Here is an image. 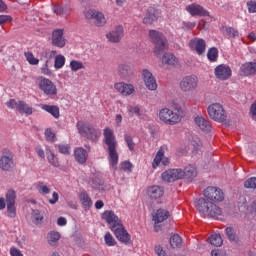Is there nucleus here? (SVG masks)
Returning <instances> with one entry per match:
<instances>
[{
  "label": "nucleus",
  "mask_w": 256,
  "mask_h": 256,
  "mask_svg": "<svg viewBox=\"0 0 256 256\" xmlns=\"http://www.w3.org/2000/svg\"><path fill=\"white\" fill-rule=\"evenodd\" d=\"M225 31H226V35H228V37H239V31L233 27H226Z\"/></svg>",
  "instance_id": "51"
},
{
  "label": "nucleus",
  "mask_w": 256,
  "mask_h": 256,
  "mask_svg": "<svg viewBox=\"0 0 256 256\" xmlns=\"http://www.w3.org/2000/svg\"><path fill=\"white\" fill-rule=\"evenodd\" d=\"M155 253L158 256H165V251L163 250V247H161V245L155 246Z\"/></svg>",
  "instance_id": "64"
},
{
  "label": "nucleus",
  "mask_w": 256,
  "mask_h": 256,
  "mask_svg": "<svg viewBox=\"0 0 256 256\" xmlns=\"http://www.w3.org/2000/svg\"><path fill=\"white\" fill-rule=\"evenodd\" d=\"M88 156L89 155L87 154V150H85L84 148H76L74 150V158L80 165L87 163Z\"/></svg>",
  "instance_id": "28"
},
{
  "label": "nucleus",
  "mask_w": 256,
  "mask_h": 256,
  "mask_svg": "<svg viewBox=\"0 0 256 256\" xmlns=\"http://www.w3.org/2000/svg\"><path fill=\"white\" fill-rule=\"evenodd\" d=\"M48 162L51 163L53 167H59V159L55 157V154L53 152H50L47 154Z\"/></svg>",
  "instance_id": "46"
},
{
  "label": "nucleus",
  "mask_w": 256,
  "mask_h": 256,
  "mask_svg": "<svg viewBox=\"0 0 256 256\" xmlns=\"http://www.w3.org/2000/svg\"><path fill=\"white\" fill-rule=\"evenodd\" d=\"M15 167V163L13 162V152L5 151L3 155L0 157V169L2 171H11Z\"/></svg>",
  "instance_id": "16"
},
{
  "label": "nucleus",
  "mask_w": 256,
  "mask_h": 256,
  "mask_svg": "<svg viewBox=\"0 0 256 256\" xmlns=\"http://www.w3.org/2000/svg\"><path fill=\"white\" fill-rule=\"evenodd\" d=\"M199 85V78L197 76H185L181 79L179 83V88L183 91V93H193V91L197 90Z\"/></svg>",
  "instance_id": "9"
},
{
  "label": "nucleus",
  "mask_w": 256,
  "mask_h": 256,
  "mask_svg": "<svg viewBox=\"0 0 256 256\" xmlns=\"http://www.w3.org/2000/svg\"><path fill=\"white\" fill-rule=\"evenodd\" d=\"M71 15V6H62V17Z\"/></svg>",
  "instance_id": "62"
},
{
  "label": "nucleus",
  "mask_w": 256,
  "mask_h": 256,
  "mask_svg": "<svg viewBox=\"0 0 256 256\" xmlns=\"http://www.w3.org/2000/svg\"><path fill=\"white\" fill-rule=\"evenodd\" d=\"M166 219H169V211L165 209H158L153 216V221L155 223H163Z\"/></svg>",
  "instance_id": "30"
},
{
  "label": "nucleus",
  "mask_w": 256,
  "mask_h": 256,
  "mask_svg": "<svg viewBox=\"0 0 256 256\" xmlns=\"http://www.w3.org/2000/svg\"><path fill=\"white\" fill-rule=\"evenodd\" d=\"M225 233L229 239V241H237V234H235V230L231 227H227L225 229Z\"/></svg>",
  "instance_id": "48"
},
{
  "label": "nucleus",
  "mask_w": 256,
  "mask_h": 256,
  "mask_svg": "<svg viewBox=\"0 0 256 256\" xmlns=\"http://www.w3.org/2000/svg\"><path fill=\"white\" fill-rule=\"evenodd\" d=\"M144 83L149 91H157V80H155V77L150 80H146Z\"/></svg>",
  "instance_id": "45"
},
{
  "label": "nucleus",
  "mask_w": 256,
  "mask_h": 256,
  "mask_svg": "<svg viewBox=\"0 0 256 256\" xmlns=\"http://www.w3.org/2000/svg\"><path fill=\"white\" fill-rule=\"evenodd\" d=\"M63 29H56L52 33V45L54 47H59L60 49H63L65 45H67V39H65V36H63Z\"/></svg>",
  "instance_id": "21"
},
{
  "label": "nucleus",
  "mask_w": 256,
  "mask_h": 256,
  "mask_svg": "<svg viewBox=\"0 0 256 256\" xmlns=\"http://www.w3.org/2000/svg\"><path fill=\"white\" fill-rule=\"evenodd\" d=\"M124 141L127 144L129 151H135V142H133V136H131V134H125Z\"/></svg>",
  "instance_id": "41"
},
{
  "label": "nucleus",
  "mask_w": 256,
  "mask_h": 256,
  "mask_svg": "<svg viewBox=\"0 0 256 256\" xmlns=\"http://www.w3.org/2000/svg\"><path fill=\"white\" fill-rule=\"evenodd\" d=\"M181 236L179 234H174L173 236L170 237V246L172 249H177V247H181L182 243Z\"/></svg>",
  "instance_id": "37"
},
{
  "label": "nucleus",
  "mask_w": 256,
  "mask_h": 256,
  "mask_svg": "<svg viewBox=\"0 0 256 256\" xmlns=\"http://www.w3.org/2000/svg\"><path fill=\"white\" fill-rule=\"evenodd\" d=\"M12 19L13 18H11V16H9V15H0V25L9 23L10 21H12Z\"/></svg>",
  "instance_id": "61"
},
{
  "label": "nucleus",
  "mask_w": 256,
  "mask_h": 256,
  "mask_svg": "<svg viewBox=\"0 0 256 256\" xmlns=\"http://www.w3.org/2000/svg\"><path fill=\"white\" fill-rule=\"evenodd\" d=\"M194 122L202 131H211V122H209V120L205 119L203 116H196L194 118Z\"/></svg>",
  "instance_id": "27"
},
{
  "label": "nucleus",
  "mask_w": 256,
  "mask_h": 256,
  "mask_svg": "<svg viewBox=\"0 0 256 256\" xmlns=\"http://www.w3.org/2000/svg\"><path fill=\"white\" fill-rule=\"evenodd\" d=\"M117 75L120 77V79H129L131 75V66L125 63H121L117 67Z\"/></svg>",
  "instance_id": "26"
},
{
  "label": "nucleus",
  "mask_w": 256,
  "mask_h": 256,
  "mask_svg": "<svg viewBox=\"0 0 256 256\" xmlns=\"http://www.w3.org/2000/svg\"><path fill=\"white\" fill-rule=\"evenodd\" d=\"M45 137H46L47 141L53 142L56 140L55 133H53V131H51L50 128L45 130Z\"/></svg>",
  "instance_id": "55"
},
{
  "label": "nucleus",
  "mask_w": 256,
  "mask_h": 256,
  "mask_svg": "<svg viewBox=\"0 0 256 256\" xmlns=\"http://www.w3.org/2000/svg\"><path fill=\"white\" fill-rule=\"evenodd\" d=\"M256 74V61L254 62H245L240 67V75L242 77H251Z\"/></svg>",
  "instance_id": "23"
},
{
  "label": "nucleus",
  "mask_w": 256,
  "mask_h": 256,
  "mask_svg": "<svg viewBox=\"0 0 256 256\" xmlns=\"http://www.w3.org/2000/svg\"><path fill=\"white\" fill-rule=\"evenodd\" d=\"M54 67L55 69H63L65 67V56L57 55L54 60Z\"/></svg>",
  "instance_id": "39"
},
{
  "label": "nucleus",
  "mask_w": 256,
  "mask_h": 256,
  "mask_svg": "<svg viewBox=\"0 0 256 256\" xmlns=\"http://www.w3.org/2000/svg\"><path fill=\"white\" fill-rule=\"evenodd\" d=\"M149 38L151 39L152 43H154V55L159 57L163 51L167 50L169 44L167 42V38L163 36V33L157 30H150L149 31Z\"/></svg>",
  "instance_id": "5"
},
{
  "label": "nucleus",
  "mask_w": 256,
  "mask_h": 256,
  "mask_svg": "<svg viewBox=\"0 0 256 256\" xmlns=\"http://www.w3.org/2000/svg\"><path fill=\"white\" fill-rule=\"evenodd\" d=\"M214 75L220 81H227L228 79H231L233 71L231 70V67H229V65L220 64L214 69Z\"/></svg>",
  "instance_id": "14"
},
{
  "label": "nucleus",
  "mask_w": 256,
  "mask_h": 256,
  "mask_svg": "<svg viewBox=\"0 0 256 256\" xmlns=\"http://www.w3.org/2000/svg\"><path fill=\"white\" fill-rule=\"evenodd\" d=\"M207 112L210 119H213V121H216L217 123H224V121H227V113L225 112L223 105L219 103L209 105Z\"/></svg>",
  "instance_id": "7"
},
{
  "label": "nucleus",
  "mask_w": 256,
  "mask_h": 256,
  "mask_svg": "<svg viewBox=\"0 0 256 256\" xmlns=\"http://www.w3.org/2000/svg\"><path fill=\"white\" fill-rule=\"evenodd\" d=\"M104 143L108 147V155L111 167L117 169V164L119 163V154L117 153V139L115 138V133L111 128H105L104 132Z\"/></svg>",
  "instance_id": "2"
},
{
  "label": "nucleus",
  "mask_w": 256,
  "mask_h": 256,
  "mask_svg": "<svg viewBox=\"0 0 256 256\" xmlns=\"http://www.w3.org/2000/svg\"><path fill=\"white\" fill-rule=\"evenodd\" d=\"M101 218L109 225L118 241L124 243V245H129V243H131V235L127 233V230H125V227L123 226V222L119 219L117 214L112 210H106L102 213Z\"/></svg>",
  "instance_id": "1"
},
{
  "label": "nucleus",
  "mask_w": 256,
  "mask_h": 256,
  "mask_svg": "<svg viewBox=\"0 0 256 256\" xmlns=\"http://www.w3.org/2000/svg\"><path fill=\"white\" fill-rule=\"evenodd\" d=\"M76 127L80 135L87 137L90 141H98L99 137H101V132L89 122L78 121Z\"/></svg>",
  "instance_id": "6"
},
{
  "label": "nucleus",
  "mask_w": 256,
  "mask_h": 256,
  "mask_svg": "<svg viewBox=\"0 0 256 256\" xmlns=\"http://www.w3.org/2000/svg\"><path fill=\"white\" fill-rule=\"evenodd\" d=\"M57 225H58L59 227H65V225H67V218H65V217H59V218L57 219Z\"/></svg>",
  "instance_id": "63"
},
{
  "label": "nucleus",
  "mask_w": 256,
  "mask_h": 256,
  "mask_svg": "<svg viewBox=\"0 0 256 256\" xmlns=\"http://www.w3.org/2000/svg\"><path fill=\"white\" fill-rule=\"evenodd\" d=\"M78 199L83 207V209H89L93 206V200H91V197H89V194L85 190L79 192Z\"/></svg>",
  "instance_id": "25"
},
{
  "label": "nucleus",
  "mask_w": 256,
  "mask_h": 256,
  "mask_svg": "<svg viewBox=\"0 0 256 256\" xmlns=\"http://www.w3.org/2000/svg\"><path fill=\"white\" fill-rule=\"evenodd\" d=\"M61 239V234L59 232L51 231L47 235V241L49 245L52 247H55L57 245V242Z\"/></svg>",
  "instance_id": "33"
},
{
  "label": "nucleus",
  "mask_w": 256,
  "mask_h": 256,
  "mask_svg": "<svg viewBox=\"0 0 256 256\" xmlns=\"http://www.w3.org/2000/svg\"><path fill=\"white\" fill-rule=\"evenodd\" d=\"M114 89L123 97H131V95H135V86L130 83L117 82L114 84Z\"/></svg>",
  "instance_id": "15"
},
{
  "label": "nucleus",
  "mask_w": 256,
  "mask_h": 256,
  "mask_svg": "<svg viewBox=\"0 0 256 256\" xmlns=\"http://www.w3.org/2000/svg\"><path fill=\"white\" fill-rule=\"evenodd\" d=\"M41 73L43 75H51V69H49V60H46L45 63L41 67Z\"/></svg>",
  "instance_id": "54"
},
{
  "label": "nucleus",
  "mask_w": 256,
  "mask_h": 256,
  "mask_svg": "<svg viewBox=\"0 0 256 256\" xmlns=\"http://www.w3.org/2000/svg\"><path fill=\"white\" fill-rule=\"evenodd\" d=\"M162 163V165H169V158L165 157V151L163 149H159L156 153V156L153 160L152 167L153 169H157L159 165Z\"/></svg>",
  "instance_id": "24"
},
{
  "label": "nucleus",
  "mask_w": 256,
  "mask_h": 256,
  "mask_svg": "<svg viewBox=\"0 0 256 256\" xmlns=\"http://www.w3.org/2000/svg\"><path fill=\"white\" fill-rule=\"evenodd\" d=\"M195 207L204 217H211L212 219H219L223 215V210L216 204L207 201L205 198H200L195 202Z\"/></svg>",
  "instance_id": "3"
},
{
  "label": "nucleus",
  "mask_w": 256,
  "mask_h": 256,
  "mask_svg": "<svg viewBox=\"0 0 256 256\" xmlns=\"http://www.w3.org/2000/svg\"><path fill=\"white\" fill-rule=\"evenodd\" d=\"M70 69L71 71H73V73H77V71H81V69H85V65L81 61L72 60L70 62Z\"/></svg>",
  "instance_id": "38"
},
{
  "label": "nucleus",
  "mask_w": 256,
  "mask_h": 256,
  "mask_svg": "<svg viewBox=\"0 0 256 256\" xmlns=\"http://www.w3.org/2000/svg\"><path fill=\"white\" fill-rule=\"evenodd\" d=\"M142 77H143V81L144 83L148 80L153 79V73H151V71H149L148 69H143L142 70Z\"/></svg>",
  "instance_id": "53"
},
{
  "label": "nucleus",
  "mask_w": 256,
  "mask_h": 256,
  "mask_svg": "<svg viewBox=\"0 0 256 256\" xmlns=\"http://www.w3.org/2000/svg\"><path fill=\"white\" fill-rule=\"evenodd\" d=\"M127 111H128V115H130V117H133V115H137V117H141V108H139V106H127Z\"/></svg>",
  "instance_id": "44"
},
{
  "label": "nucleus",
  "mask_w": 256,
  "mask_h": 256,
  "mask_svg": "<svg viewBox=\"0 0 256 256\" xmlns=\"http://www.w3.org/2000/svg\"><path fill=\"white\" fill-rule=\"evenodd\" d=\"M104 241L108 247H115L117 245V241L115 238H113V235L111 233L107 232L104 236Z\"/></svg>",
  "instance_id": "42"
},
{
  "label": "nucleus",
  "mask_w": 256,
  "mask_h": 256,
  "mask_svg": "<svg viewBox=\"0 0 256 256\" xmlns=\"http://www.w3.org/2000/svg\"><path fill=\"white\" fill-rule=\"evenodd\" d=\"M188 47L191 49V51H195L197 55H203L205 53V50L207 49V44L205 43V40L202 38H192L188 42Z\"/></svg>",
  "instance_id": "18"
},
{
  "label": "nucleus",
  "mask_w": 256,
  "mask_h": 256,
  "mask_svg": "<svg viewBox=\"0 0 256 256\" xmlns=\"http://www.w3.org/2000/svg\"><path fill=\"white\" fill-rule=\"evenodd\" d=\"M186 11L192 16V17H209V11H207L203 6L193 3L186 7Z\"/></svg>",
  "instance_id": "19"
},
{
  "label": "nucleus",
  "mask_w": 256,
  "mask_h": 256,
  "mask_svg": "<svg viewBox=\"0 0 256 256\" xmlns=\"http://www.w3.org/2000/svg\"><path fill=\"white\" fill-rule=\"evenodd\" d=\"M159 15L157 12L149 11L143 19L144 25H153L154 21H157Z\"/></svg>",
  "instance_id": "35"
},
{
  "label": "nucleus",
  "mask_w": 256,
  "mask_h": 256,
  "mask_svg": "<svg viewBox=\"0 0 256 256\" xmlns=\"http://www.w3.org/2000/svg\"><path fill=\"white\" fill-rule=\"evenodd\" d=\"M247 8L249 13H256V2L255 1L247 2Z\"/></svg>",
  "instance_id": "57"
},
{
  "label": "nucleus",
  "mask_w": 256,
  "mask_h": 256,
  "mask_svg": "<svg viewBox=\"0 0 256 256\" xmlns=\"http://www.w3.org/2000/svg\"><path fill=\"white\" fill-rule=\"evenodd\" d=\"M38 191L42 195H49L51 193V188H49L47 185L43 183L38 184Z\"/></svg>",
  "instance_id": "50"
},
{
  "label": "nucleus",
  "mask_w": 256,
  "mask_h": 256,
  "mask_svg": "<svg viewBox=\"0 0 256 256\" xmlns=\"http://www.w3.org/2000/svg\"><path fill=\"white\" fill-rule=\"evenodd\" d=\"M163 181L167 183H173V181H179V179H183V170L178 169H169L162 173L161 175Z\"/></svg>",
  "instance_id": "17"
},
{
  "label": "nucleus",
  "mask_w": 256,
  "mask_h": 256,
  "mask_svg": "<svg viewBox=\"0 0 256 256\" xmlns=\"http://www.w3.org/2000/svg\"><path fill=\"white\" fill-rule=\"evenodd\" d=\"M58 149H59L60 153H62L63 155H69V151H70L71 147H69V145H67V144H60L58 146Z\"/></svg>",
  "instance_id": "56"
},
{
  "label": "nucleus",
  "mask_w": 256,
  "mask_h": 256,
  "mask_svg": "<svg viewBox=\"0 0 256 256\" xmlns=\"http://www.w3.org/2000/svg\"><path fill=\"white\" fill-rule=\"evenodd\" d=\"M38 87L40 91H43L44 95H57V86L48 78L40 76L38 78Z\"/></svg>",
  "instance_id": "10"
},
{
  "label": "nucleus",
  "mask_w": 256,
  "mask_h": 256,
  "mask_svg": "<svg viewBox=\"0 0 256 256\" xmlns=\"http://www.w3.org/2000/svg\"><path fill=\"white\" fill-rule=\"evenodd\" d=\"M209 241L214 247H221L223 245V238H221L220 234H212Z\"/></svg>",
  "instance_id": "36"
},
{
  "label": "nucleus",
  "mask_w": 256,
  "mask_h": 256,
  "mask_svg": "<svg viewBox=\"0 0 256 256\" xmlns=\"http://www.w3.org/2000/svg\"><path fill=\"white\" fill-rule=\"evenodd\" d=\"M204 197H206V199H209V201H215L216 203H219L223 201V199H225V194L220 188L208 186L204 190Z\"/></svg>",
  "instance_id": "13"
},
{
  "label": "nucleus",
  "mask_w": 256,
  "mask_h": 256,
  "mask_svg": "<svg viewBox=\"0 0 256 256\" xmlns=\"http://www.w3.org/2000/svg\"><path fill=\"white\" fill-rule=\"evenodd\" d=\"M246 189H256V177H251L244 182Z\"/></svg>",
  "instance_id": "47"
},
{
  "label": "nucleus",
  "mask_w": 256,
  "mask_h": 256,
  "mask_svg": "<svg viewBox=\"0 0 256 256\" xmlns=\"http://www.w3.org/2000/svg\"><path fill=\"white\" fill-rule=\"evenodd\" d=\"M158 117L162 123H165V125H177V123H180L181 119H183L181 108H178L175 111L169 108H162L159 111Z\"/></svg>",
  "instance_id": "4"
},
{
  "label": "nucleus",
  "mask_w": 256,
  "mask_h": 256,
  "mask_svg": "<svg viewBox=\"0 0 256 256\" xmlns=\"http://www.w3.org/2000/svg\"><path fill=\"white\" fill-rule=\"evenodd\" d=\"M163 195H165V190L159 185H153L147 188V196L149 197V199H152V201H157V199H161Z\"/></svg>",
  "instance_id": "22"
},
{
  "label": "nucleus",
  "mask_w": 256,
  "mask_h": 256,
  "mask_svg": "<svg viewBox=\"0 0 256 256\" xmlns=\"http://www.w3.org/2000/svg\"><path fill=\"white\" fill-rule=\"evenodd\" d=\"M123 26H116L112 31L106 34V39L110 41V43H120L121 39L124 37Z\"/></svg>",
  "instance_id": "20"
},
{
  "label": "nucleus",
  "mask_w": 256,
  "mask_h": 256,
  "mask_svg": "<svg viewBox=\"0 0 256 256\" xmlns=\"http://www.w3.org/2000/svg\"><path fill=\"white\" fill-rule=\"evenodd\" d=\"M24 56L30 65H39V59L35 58L33 52H25Z\"/></svg>",
  "instance_id": "43"
},
{
  "label": "nucleus",
  "mask_w": 256,
  "mask_h": 256,
  "mask_svg": "<svg viewBox=\"0 0 256 256\" xmlns=\"http://www.w3.org/2000/svg\"><path fill=\"white\" fill-rule=\"evenodd\" d=\"M219 57V50H217V48L212 47L208 50L207 53V58L209 59V61H217V58Z\"/></svg>",
  "instance_id": "40"
},
{
  "label": "nucleus",
  "mask_w": 256,
  "mask_h": 256,
  "mask_svg": "<svg viewBox=\"0 0 256 256\" xmlns=\"http://www.w3.org/2000/svg\"><path fill=\"white\" fill-rule=\"evenodd\" d=\"M84 17L88 21H93L95 27H105V25H107V18H105V14L99 10L86 9L84 11Z\"/></svg>",
  "instance_id": "8"
},
{
  "label": "nucleus",
  "mask_w": 256,
  "mask_h": 256,
  "mask_svg": "<svg viewBox=\"0 0 256 256\" xmlns=\"http://www.w3.org/2000/svg\"><path fill=\"white\" fill-rule=\"evenodd\" d=\"M9 109H16L18 113H25V115H33V107L25 103V101H16L11 99L6 103Z\"/></svg>",
  "instance_id": "12"
},
{
  "label": "nucleus",
  "mask_w": 256,
  "mask_h": 256,
  "mask_svg": "<svg viewBox=\"0 0 256 256\" xmlns=\"http://www.w3.org/2000/svg\"><path fill=\"white\" fill-rule=\"evenodd\" d=\"M120 169L126 173H131L133 171V164L129 161H124L120 164Z\"/></svg>",
  "instance_id": "49"
},
{
  "label": "nucleus",
  "mask_w": 256,
  "mask_h": 256,
  "mask_svg": "<svg viewBox=\"0 0 256 256\" xmlns=\"http://www.w3.org/2000/svg\"><path fill=\"white\" fill-rule=\"evenodd\" d=\"M31 217L35 225H41V223H43V219L45 218L43 212L37 209L32 211Z\"/></svg>",
  "instance_id": "34"
},
{
  "label": "nucleus",
  "mask_w": 256,
  "mask_h": 256,
  "mask_svg": "<svg viewBox=\"0 0 256 256\" xmlns=\"http://www.w3.org/2000/svg\"><path fill=\"white\" fill-rule=\"evenodd\" d=\"M15 199H17V194L14 190H8L6 193V207L8 217L10 219H15L17 217V208H15Z\"/></svg>",
  "instance_id": "11"
},
{
  "label": "nucleus",
  "mask_w": 256,
  "mask_h": 256,
  "mask_svg": "<svg viewBox=\"0 0 256 256\" xmlns=\"http://www.w3.org/2000/svg\"><path fill=\"white\" fill-rule=\"evenodd\" d=\"M162 63L175 67V65L179 63V60H177V57H175L173 53H164V55L162 56Z\"/></svg>",
  "instance_id": "31"
},
{
  "label": "nucleus",
  "mask_w": 256,
  "mask_h": 256,
  "mask_svg": "<svg viewBox=\"0 0 256 256\" xmlns=\"http://www.w3.org/2000/svg\"><path fill=\"white\" fill-rule=\"evenodd\" d=\"M250 115L251 118L254 119V121H256V100L252 103L250 107Z\"/></svg>",
  "instance_id": "60"
},
{
  "label": "nucleus",
  "mask_w": 256,
  "mask_h": 256,
  "mask_svg": "<svg viewBox=\"0 0 256 256\" xmlns=\"http://www.w3.org/2000/svg\"><path fill=\"white\" fill-rule=\"evenodd\" d=\"M10 256H24L21 250L17 249L15 246L10 248Z\"/></svg>",
  "instance_id": "58"
},
{
  "label": "nucleus",
  "mask_w": 256,
  "mask_h": 256,
  "mask_svg": "<svg viewBox=\"0 0 256 256\" xmlns=\"http://www.w3.org/2000/svg\"><path fill=\"white\" fill-rule=\"evenodd\" d=\"M41 109L43 111H46V113H49L50 115H52V117H54V119H59V108L55 105H47V104H43L41 106Z\"/></svg>",
  "instance_id": "32"
},
{
  "label": "nucleus",
  "mask_w": 256,
  "mask_h": 256,
  "mask_svg": "<svg viewBox=\"0 0 256 256\" xmlns=\"http://www.w3.org/2000/svg\"><path fill=\"white\" fill-rule=\"evenodd\" d=\"M183 173V179H186L187 181H193L195 177H197V168L195 166L189 165L182 170Z\"/></svg>",
  "instance_id": "29"
},
{
  "label": "nucleus",
  "mask_w": 256,
  "mask_h": 256,
  "mask_svg": "<svg viewBox=\"0 0 256 256\" xmlns=\"http://www.w3.org/2000/svg\"><path fill=\"white\" fill-rule=\"evenodd\" d=\"M57 201H59V193L53 192L52 198L48 200V203H50V205H55Z\"/></svg>",
  "instance_id": "59"
},
{
  "label": "nucleus",
  "mask_w": 256,
  "mask_h": 256,
  "mask_svg": "<svg viewBox=\"0 0 256 256\" xmlns=\"http://www.w3.org/2000/svg\"><path fill=\"white\" fill-rule=\"evenodd\" d=\"M197 23L195 22H182V29L184 31H191V29H195Z\"/></svg>",
  "instance_id": "52"
}]
</instances>
